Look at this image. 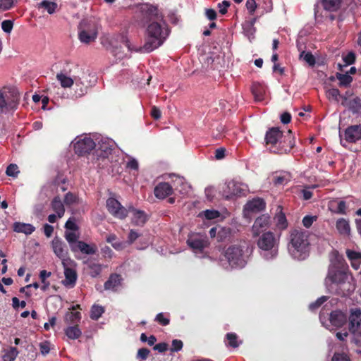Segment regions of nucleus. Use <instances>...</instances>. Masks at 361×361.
Returning a JSON list of instances; mask_svg holds the SVG:
<instances>
[{
	"label": "nucleus",
	"instance_id": "1",
	"mask_svg": "<svg viewBox=\"0 0 361 361\" xmlns=\"http://www.w3.org/2000/svg\"><path fill=\"white\" fill-rule=\"evenodd\" d=\"M351 281H353V277L343 267V263L340 259H338L335 262L331 263L328 274L324 281L325 286L329 291H335L340 293L338 288L342 287L350 290L351 288H353Z\"/></svg>",
	"mask_w": 361,
	"mask_h": 361
},
{
	"label": "nucleus",
	"instance_id": "2",
	"mask_svg": "<svg viewBox=\"0 0 361 361\" xmlns=\"http://www.w3.org/2000/svg\"><path fill=\"white\" fill-rule=\"evenodd\" d=\"M250 254L247 246L233 245L225 250L219 264L226 270L243 269L248 262Z\"/></svg>",
	"mask_w": 361,
	"mask_h": 361
},
{
	"label": "nucleus",
	"instance_id": "3",
	"mask_svg": "<svg viewBox=\"0 0 361 361\" xmlns=\"http://www.w3.org/2000/svg\"><path fill=\"white\" fill-rule=\"evenodd\" d=\"M290 255L295 259L304 260L310 253V242L307 232L294 230L290 235V242L288 245Z\"/></svg>",
	"mask_w": 361,
	"mask_h": 361
},
{
	"label": "nucleus",
	"instance_id": "4",
	"mask_svg": "<svg viewBox=\"0 0 361 361\" xmlns=\"http://www.w3.org/2000/svg\"><path fill=\"white\" fill-rule=\"evenodd\" d=\"M288 137L289 140L287 143L282 132L278 128H272L267 132L265 140L271 152L282 154L289 152L294 145L290 140V135H289Z\"/></svg>",
	"mask_w": 361,
	"mask_h": 361
},
{
	"label": "nucleus",
	"instance_id": "5",
	"mask_svg": "<svg viewBox=\"0 0 361 361\" xmlns=\"http://www.w3.org/2000/svg\"><path fill=\"white\" fill-rule=\"evenodd\" d=\"M257 245L260 250V255L266 260L276 257L279 251V239L271 231H266L259 235Z\"/></svg>",
	"mask_w": 361,
	"mask_h": 361
},
{
	"label": "nucleus",
	"instance_id": "6",
	"mask_svg": "<svg viewBox=\"0 0 361 361\" xmlns=\"http://www.w3.org/2000/svg\"><path fill=\"white\" fill-rule=\"evenodd\" d=\"M190 185L185 181L183 178L176 177L172 184L166 182L159 183L154 190L157 198L164 200L171 195L173 190H178L180 194L185 195L188 192Z\"/></svg>",
	"mask_w": 361,
	"mask_h": 361
},
{
	"label": "nucleus",
	"instance_id": "7",
	"mask_svg": "<svg viewBox=\"0 0 361 361\" xmlns=\"http://www.w3.org/2000/svg\"><path fill=\"white\" fill-rule=\"evenodd\" d=\"M20 100V93L14 86L0 87V112L8 113L17 109Z\"/></svg>",
	"mask_w": 361,
	"mask_h": 361
},
{
	"label": "nucleus",
	"instance_id": "8",
	"mask_svg": "<svg viewBox=\"0 0 361 361\" xmlns=\"http://www.w3.org/2000/svg\"><path fill=\"white\" fill-rule=\"evenodd\" d=\"M169 34V31L165 23H151L147 29V39L151 45H161Z\"/></svg>",
	"mask_w": 361,
	"mask_h": 361
},
{
	"label": "nucleus",
	"instance_id": "9",
	"mask_svg": "<svg viewBox=\"0 0 361 361\" xmlns=\"http://www.w3.org/2000/svg\"><path fill=\"white\" fill-rule=\"evenodd\" d=\"M187 244L192 249L196 257L204 258L207 256L205 249L209 246V240L205 235L192 233L188 236Z\"/></svg>",
	"mask_w": 361,
	"mask_h": 361
},
{
	"label": "nucleus",
	"instance_id": "10",
	"mask_svg": "<svg viewBox=\"0 0 361 361\" xmlns=\"http://www.w3.org/2000/svg\"><path fill=\"white\" fill-rule=\"evenodd\" d=\"M248 192L247 184L235 179L227 181L222 188V195L226 199L245 196Z\"/></svg>",
	"mask_w": 361,
	"mask_h": 361
},
{
	"label": "nucleus",
	"instance_id": "11",
	"mask_svg": "<svg viewBox=\"0 0 361 361\" xmlns=\"http://www.w3.org/2000/svg\"><path fill=\"white\" fill-rule=\"evenodd\" d=\"M72 145L75 154L78 155L87 154L96 147L93 138L87 134L77 136L72 142Z\"/></svg>",
	"mask_w": 361,
	"mask_h": 361
},
{
	"label": "nucleus",
	"instance_id": "12",
	"mask_svg": "<svg viewBox=\"0 0 361 361\" xmlns=\"http://www.w3.org/2000/svg\"><path fill=\"white\" fill-rule=\"evenodd\" d=\"M97 145H96L95 153L93 155V159L98 166L101 165V158H106L111 154L114 146V142L108 137L98 138Z\"/></svg>",
	"mask_w": 361,
	"mask_h": 361
},
{
	"label": "nucleus",
	"instance_id": "13",
	"mask_svg": "<svg viewBox=\"0 0 361 361\" xmlns=\"http://www.w3.org/2000/svg\"><path fill=\"white\" fill-rule=\"evenodd\" d=\"M106 208L109 212L116 218L123 219L128 216V209L123 207L119 201L113 197L107 199Z\"/></svg>",
	"mask_w": 361,
	"mask_h": 361
},
{
	"label": "nucleus",
	"instance_id": "14",
	"mask_svg": "<svg viewBox=\"0 0 361 361\" xmlns=\"http://www.w3.org/2000/svg\"><path fill=\"white\" fill-rule=\"evenodd\" d=\"M56 79L63 88L71 87L74 84L78 87L80 83V78L78 76L72 75L71 71L67 70H63L58 73L56 74Z\"/></svg>",
	"mask_w": 361,
	"mask_h": 361
},
{
	"label": "nucleus",
	"instance_id": "15",
	"mask_svg": "<svg viewBox=\"0 0 361 361\" xmlns=\"http://www.w3.org/2000/svg\"><path fill=\"white\" fill-rule=\"evenodd\" d=\"M270 226V216L267 214H262L255 221L252 227V233L254 237L259 236L260 234L265 233V231Z\"/></svg>",
	"mask_w": 361,
	"mask_h": 361
},
{
	"label": "nucleus",
	"instance_id": "16",
	"mask_svg": "<svg viewBox=\"0 0 361 361\" xmlns=\"http://www.w3.org/2000/svg\"><path fill=\"white\" fill-rule=\"evenodd\" d=\"M73 263V262L70 259H68V262H62L64 268L65 276V279L63 281V284L66 287L68 288H73L75 286L78 278L75 269L73 267L69 266Z\"/></svg>",
	"mask_w": 361,
	"mask_h": 361
},
{
	"label": "nucleus",
	"instance_id": "17",
	"mask_svg": "<svg viewBox=\"0 0 361 361\" xmlns=\"http://www.w3.org/2000/svg\"><path fill=\"white\" fill-rule=\"evenodd\" d=\"M51 247L54 254L63 262H68L66 259L68 249L66 244L59 238H54L51 241Z\"/></svg>",
	"mask_w": 361,
	"mask_h": 361
},
{
	"label": "nucleus",
	"instance_id": "18",
	"mask_svg": "<svg viewBox=\"0 0 361 361\" xmlns=\"http://www.w3.org/2000/svg\"><path fill=\"white\" fill-rule=\"evenodd\" d=\"M344 139L347 142L355 143L361 139V125L348 127L344 132Z\"/></svg>",
	"mask_w": 361,
	"mask_h": 361
},
{
	"label": "nucleus",
	"instance_id": "19",
	"mask_svg": "<svg viewBox=\"0 0 361 361\" xmlns=\"http://www.w3.org/2000/svg\"><path fill=\"white\" fill-rule=\"evenodd\" d=\"M73 252L80 251L85 255H94L97 251V247L95 244H88L83 241H78L75 245H71Z\"/></svg>",
	"mask_w": 361,
	"mask_h": 361
},
{
	"label": "nucleus",
	"instance_id": "20",
	"mask_svg": "<svg viewBox=\"0 0 361 361\" xmlns=\"http://www.w3.org/2000/svg\"><path fill=\"white\" fill-rule=\"evenodd\" d=\"M341 104L346 106L353 114H361V97H355L348 100L345 96L343 97Z\"/></svg>",
	"mask_w": 361,
	"mask_h": 361
},
{
	"label": "nucleus",
	"instance_id": "21",
	"mask_svg": "<svg viewBox=\"0 0 361 361\" xmlns=\"http://www.w3.org/2000/svg\"><path fill=\"white\" fill-rule=\"evenodd\" d=\"M361 326V310L358 308L352 309L349 317V330L354 332Z\"/></svg>",
	"mask_w": 361,
	"mask_h": 361
},
{
	"label": "nucleus",
	"instance_id": "22",
	"mask_svg": "<svg viewBox=\"0 0 361 361\" xmlns=\"http://www.w3.org/2000/svg\"><path fill=\"white\" fill-rule=\"evenodd\" d=\"M128 213L132 214V222L135 226H143L147 219V215L143 211L135 209L131 207L128 209Z\"/></svg>",
	"mask_w": 361,
	"mask_h": 361
},
{
	"label": "nucleus",
	"instance_id": "23",
	"mask_svg": "<svg viewBox=\"0 0 361 361\" xmlns=\"http://www.w3.org/2000/svg\"><path fill=\"white\" fill-rule=\"evenodd\" d=\"M329 321L332 326L339 328L345 324L347 316L340 310L333 311L330 314Z\"/></svg>",
	"mask_w": 361,
	"mask_h": 361
},
{
	"label": "nucleus",
	"instance_id": "24",
	"mask_svg": "<svg viewBox=\"0 0 361 361\" xmlns=\"http://www.w3.org/2000/svg\"><path fill=\"white\" fill-rule=\"evenodd\" d=\"M121 276L118 274H111L109 279L104 283V288L116 291L121 286Z\"/></svg>",
	"mask_w": 361,
	"mask_h": 361
},
{
	"label": "nucleus",
	"instance_id": "25",
	"mask_svg": "<svg viewBox=\"0 0 361 361\" xmlns=\"http://www.w3.org/2000/svg\"><path fill=\"white\" fill-rule=\"evenodd\" d=\"M13 228L15 232L25 235H30L35 231V227L33 225L22 222H15Z\"/></svg>",
	"mask_w": 361,
	"mask_h": 361
},
{
	"label": "nucleus",
	"instance_id": "26",
	"mask_svg": "<svg viewBox=\"0 0 361 361\" xmlns=\"http://www.w3.org/2000/svg\"><path fill=\"white\" fill-rule=\"evenodd\" d=\"M79 29L85 30L87 32H94L97 36V23L94 19L85 18L80 21L79 24Z\"/></svg>",
	"mask_w": 361,
	"mask_h": 361
},
{
	"label": "nucleus",
	"instance_id": "27",
	"mask_svg": "<svg viewBox=\"0 0 361 361\" xmlns=\"http://www.w3.org/2000/svg\"><path fill=\"white\" fill-rule=\"evenodd\" d=\"M80 307V305H73L71 307V310L72 311H70V312H66V314H65V321L66 322L68 323V324H77L78 322H79L81 319V314L80 312H75V310L77 309V308H79Z\"/></svg>",
	"mask_w": 361,
	"mask_h": 361
},
{
	"label": "nucleus",
	"instance_id": "28",
	"mask_svg": "<svg viewBox=\"0 0 361 361\" xmlns=\"http://www.w3.org/2000/svg\"><path fill=\"white\" fill-rule=\"evenodd\" d=\"M265 207V202L261 198H255L249 201L245 206V209L251 212H259Z\"/></svg>",
	"mask_w": 361,
	"mask_h": 361
},
{
	"label": "nucleus",
	"instance_id": "29",
	"mask_svg": "<svg viewBox=\"0 0 361 361\" xmlns=\"http://www.w3.org/2000/svg\"><path fill=\"white\" fill-rule=\"evenodd\" d=\"M252 92L257 102L263 101L265 97L266 87L259 82L254 83L252 87Z\"/></svg>",
	"mask_w": 361,
	"mask_h": 361
},
{
	"label": "nucleus",
	"instance_id": "30",
	"mask_svg": "<svg viewBox=\"0 0 361 361\" xmlns=\"http://www.w3.org/2000/svg\"><path fill=\"white\" fill-rule=\"evenodd\" d=\"M272 176L275 185H285L291 179L290 173L287 171L276 172Z\"/></svg>",
	"mask_w": 361,
	"mask_h": 361
},
{
	"label": "nucleus",
	"instance_id": "31",
	"mask_svg": "<svg viewBox=\"0 0 361 361\" xmlns=\"http://www.w3.org/2000/svg\"><path fill=\"white\" fill-rule=\"evenodd\" d=\"M336 228L342 235H348L350 233L349 221L344 218H340L336 221Z\"/></svg>",
	"mask_w": 361,
	"mask_h": 361
},
{
	"label": "nucleus",
	"instance_id": "32",
	"mask_svg": "<svg viewBox=\"0 0 361 361\" xmlns=\"http://www.w3.org/2000/svg\"><path fill=\"white\" fill-rule=\"evenodd\" d=\"M52 209L58 214L59 219L61 218L65 213L64 204L59 197H55L51 202Z\"/></svg>",
	"mask_w": 361,
	"mask_h": 361
},
{
	"label": "nucleus",
	"instance_id": "33",
	"mask_svg": "<svg viewBox=\"0 0 361 361\" xmlns=\"http://www.w3.org/2000/svg\"><path fill=\"white\" fill-rule=\"evenodd\" d=\"M198 216L203 220L212 221L220 218L221 214L216 209H206L200 212Z\"/></svg>",
	"mask_w": 361,
	"mask_h": 361
},
{
	"label": "nucleus",
	"instance_id": "34",
	"mask_svg": "<svg viewBox=\"0 0 361 361\" xmlns=\"http://www.w3.org/2000/svg\"><path fill=\"white\" fill-rule=\"evenodd\" d=\"M279 209H280L279 212L274 216L276 226L280 230H284L288 227V221L284 213L281 211V208L279 207Z\"/></svg>",
	"mask_w": 361,
	"mask_h": 361
},
{
	"label": "nucleus",
	"instance_id": "35",
	"mask_svg": "<svg viewBox=\"0 0 361 361\" xmlns=\"http://www.w3.org/2000/svg\"><path fill=\"white\" fill-rule=\"evenodd\" d=\"M64 331L66 336L71 340L78 339L82 335V331L77 325L68 326Z\"/></svg>",
	"mask_w": 361,
	"mask_h": 361
},
{
	"label": "nucleus",
	"instance_id": "36",
	"mask_svg": "<svg viewBox=\"0 0 361 361\" xmlns=\"http://www.w3.org/2000/svg\"><path fill=\"white\" fill-rule=\"evenodd\" d=\"M2 359L4 361H14L19 354L18 350L15 347H10L3 350Z\"/></svg>",
	"mask_w": 361,
	"mask_h": 361
},
{
	"label": "nucleus",
	"instance_id": "37",
	"mask_svg": "<svg viewBox=\"0 0 361 361\" xmlns=\"http://www.w3.org/2000/svg\"><path fill=\"white\" fill-rule=\"evenodd\" d=\"M79 39L82 43H91L97 37L94 32H87L85 30L79 29Z\"/></svg>",
	"mask_w": 361,
	"mask_h": 361
},
{
	"label": "nucleus",
	"instance_id": "38",
	"mask_svg": "<svg viewBox=\"0 0 361 361\" xmlns=\"http://www.w3.org/2000/svg\"><path fill=\"white\" fill-rule=\"evenodd\" d=\"M336 76L339 81L340 87H347L350 86L353 82V78L348 73H345V74L337 73Z\"/></svg>",
	"mask_w": 361,
	"mask_h": 361
},
{
	"label": "nucleus",
	"instance_id": "39",
	"mask_svg": "<svg viewBox=\"0 0 361 361\" xmlns=\"http://www.w3.org/2000/svg\"><path fill=\"white\" fill-rule=\"evenodd\" d=\"M341 0H323L322 5L327 11H336L338 9Z\"/></svg>",
	"mask_w": 361,
	"mask_h": 361
},
{
	"label": "nucleus",
	"instance_id": "40",
	"mask_svg": "<svg viewBox=\"0 0 361 361\" xmlns=\"http://www.w3.org/2000/svg\"><path fill=\"white\" fill-rule=\"evenodd\" d=\"M64 203L67 206H71L81 204L82 200L81 199L79 198V197L77 195L69 192L66 193L64 197Z\"/></svg>",
	"mask_w": 361,
	"mask_h": 361
},
{
	"label": "nucleus",
	"instance_id": "41",
	"mask_svg": "<svg viewBox=\"0 0 361 361\" xmlns=\"http://www.w3.org/2000/svg\"><path fill=\"white\" fill-rule=\"evenodd\" d=\"M51 275V273L50 271H47V270H42L39 272V279L42 283L40 288L42 291H46L49 288L50 283L47 281V279L50 277Z\"/></svg>",
	"mask_w": 361,
	"mask_h": 361
},
{
	"label": "nucleus",
	"instance_id": "42",
	"mask_svg": "<svg viewBox=\"0 0 361 361\" xmlns=\"http://www.w3.org/2000/svg\"><path fill=\"white\" fill-rule=\"evenodd\" d=\"M104 312V307L98 305H94L90 311V317L92 319L97 320Z\"/></svg>",
	"mask_w": 361,
	"mask_h": 361
},
{
	"label": "nucleus",
	"instance_id": "43",
	"mask_svg": "<svg viewBox=\"0 0 361 361\" xmlns=\"http://www.w3.org/2000/svg\"><path fill=\"white\" fill-rule=\"evenodd\" d=\"M103 266L99 263H90L88 264L89 274L92 277L98 276L102 270Z\"/></svg>",
	"mask_w": 361,
	"mask_h": 361
},
{
	"label": "nucleus",
	"instance_id": "44",
	"mask_svg": "<svg viewBox=\"0 0 361 361\" xmlns=\"http://www.w3.org/2000/svg\"><path fill=\"white\" fill-rule=\"evenodd\" d=\"M226 338L227 340L226 345L233 348H237L241 343V341H238V336L235 333H228Z\"/></svg>",
	"mask_w": 361,
	"mask_h": 361
},
{
	"label": "nucleus",
	"instance_id": "45",
	"mask_svg": "<svg viewBox=\"0 0 361 361\" xmlns=\"http://www.w3.org/2000/svg\"><path fill=\"white\" fill-rule=\"evenodd\" d=\"M38 7H42L45 8L49 14H53L57 8V4L44 0L39 4Z\"/></svg>",
	"mask_w": 361,
	"mask_h": 361
},
{
	"label": "nucleus",
	"instance_id": "46",
	"mask_svg": "<svg viewBox=\"0 0 361 361\" xmlns=\"http://www.w3.org/2000/svg\"><path fill=\"white\" fill-rule=\"evenodd\" d=\"M65 238L71 248V245H75V243L78 241V235L76 233V231H66Z\"/></svg>",
	"mask_w": 361,
	"mask_h": 361
},
{
	"label": "nucleus",
	"instance_id": "47",
	"mask_svg": "<svg viewBox=\"0 0 361 361\" xmlns=\"http://www.w3.org/2000/svg\"><path fill=\"white\" fill-rule=\"evenodd\" d=\"M343 61L344 63L343 65H338L341 71H342L343 67H346L354 63L355 61V54L353 52H349L346 55L343 56Z\"/></svg>",
	"mask_w": 361,
	"mask_h": 361
},
{
	"label": "nucleus",
	"instance_id": "48",
	"mask_svg": "<svg viewBox=\"0 0 361 361\" xmlns=\"http://www.w3.org/2000/svg\"><path fill=\"white\" fill-rule=\"evenodd\" d=\"M300 57L303 59V60L310 66H314L316 63L314 56L310 52L302 51L300 54Z\"/></svg>",
	"mask_w": 361,
	"mask_h": 361
},
{
	"label": "nucleus",
	"instance_id": "49",
	"mask_svg": "<svg viewBox=\"0 0 361 361\" xmlns=\"http://www.w3.org/2000/svg\"><path fill=\"white\" fill-rule=\"evenodd\" d=\"M128 160L126 163V166L128 169L137 171L139 169V164L137 160L131 157L128 156Z\"/></svg>",
	"mask_w": 361,
	"mask_h": 361
},
{
	"label": "nucleus",
	"instance_id": "50",
	"mask_svg": "<svg viewBox=\"0 0 361 361\" xmlns=\"http://www.w3.org/2000/svg\"><path fill=\"white\" fill-rule=\"evenodd\" d=\"M326 97L329 100L339 101L340 92L338 89L332 88L326 91Z\"/></svg>",
	"mask_w": 361,
	"mask_h": 361
},
{
	"label": "nucleus",
	"instance_id": "51",
	"mask_svg": "<svg viewBox=\"0 0 361 361\" xmlns=\"http://www.w3.org/2000/svg\"><path fill=\"white\" fill-rule=\"evenodd\" d=\"M317 188V185H311L305 187V188L302 190L303 199L305 200H308L311 199V197H312V190Z\"/></svg>",
	"mask_w": 361,
	"mask_h": 361
},
{
	"label": "nucleus",
	"instance_id": "52",
	"mask_svg": "<svg viewBox=\"0 0 361 361\" xmlns=\"http://www.w3.org/2000/svg\"><path fill=\"white\" fill-rule=\"evenodd\" d=\"M17 0H0V11H8L16 3Z\"/></svg>",
	"mask_w": 361,
	"mask_h": 361
},
{
	"label": "nucleus",
	"instance_id": "53",
	"mask_svg": "<svg viewBox=\"0 0 361 361\" xmlns=\"http://www.w3.org/2000/svg\"><path fill=\"white\" fill-rule=\"evenodd\" d=\"M87 91V87L83 84L80 80V85L76 87L75 85V95L76 97H80L85 94Z\"/></svg>",
	"mask_w": 361,
	"mask_h": 361
},
{
	"label": "nucleus",
	"instance_id": "54",
	"mask_svg": "<svg viewBox=\"0 0 361 361\" xmlns=\"http://www.w3.org/2000/svg\"><path fill=\"white\" fill-rule=\"evenodd\" d=\"M6 173L8 176L16 177L19 173L18 166L15 164H11L7 167Z\"/></svg>",
	"mask_w": 361,
	"mask_h": 361
},
{
	"label": "nucleus",
	"instance_id": "55",
	"mask_svg": "<svg viewBox=\"0 0 361 361\" xmlns=\"http://www.w3.org/2000/svg\"><path fill=\"white\" fill-rule=\"evenodd\" d=\"M328 299L326 296H322L319 298L315 302H312L309 305V309L312 311L315 310L319 306H321L324 302H326Z\"/></svg>",
	"mask_w": 361,
	"mask_h": 361
},
{
	"label": "nucleus",
	"instance_id": "56",
	"mask_svg": "<svg viewBox=\"0 0 361 361\" xmlns=\"http://www.w3.org/2000/svg\"><path fill=\"white\" fill-rule=\"evenodd\" d=\"M331 361H351L349 356L344 353H336L331 358Z\"/></svg>",
	"mask_w": 361,
	"mask_h": 361
},
{
	"label": "nucleus",
	"instance_id": "57",
	"mask_svg": "<svg viewBox=\"0 0 361 361\" xmlns=\"http://www.w3.org/2000/svg\"><path fill=\"white\" fill-rule=\"evenodd\" d=\"M39 349L43 355H47L50 352L51 343L48 341L40 343Z\"/></svg>",
	"mask_w": 361,
	"mask_h": 361
},
{
	"label": "nucleus",
	"instance_id": "58",
	"mask_svg": "<svg viewBox=\"0 0 361 361\" xmlns=\"http://www.w3.org/2000/svg\"><path fill=\"white\" fill-rule=\"evenodd\" d=\"M353 334L352 341L357 345H361V330L357 329L354 332H351Z\"/></svg>",
	"mask_w": 361,
	"mask_h": 361
},
{
	"label": "nucleus",
	"instance_id": "59",
	"mask_svg": "<svg viewBox=\"0 0 361 361\" xmlns=\"http://www.w3.org/2000/svg\"><path fill=\"white\" fill-rule=\"evenodd\" d=\"M155 321H157V322H159L160 324L163 325V326H166L169 324V319L168 317H166L164 314V313L161 312V313H159L156 317H155Z\"/></svg>",
	"mask_w": 361,
	"mask_h": 361
},
{
	"label": "nucleus",
	"instance_id": "60",
	"mask_svg": "<svg viewBox=\"0 0 361 361\" xmlns=\"http://www.w3.org/2000/svg\"><path fill=\"white\" fill-rule=\"evenodd\" d=\"M316 219V216H305L302 219V224L305 227L310 228Z\"/></svg>",
	"mask_w": 361,
	"mask_h": 361
},
{
	"label": "nucleus",
	"instance_id": "61",
	"mask_svg": "<svg viewBox=\"0 0 361 361\" xmlns=\"http://www.w3.org/2000/svg\"><path fill=\"white\" fill-rule=\"evenodd\" d=\"M183 345V342L180 340L174 339L172 341V347L171 348V351L178 352L182 349Z\"/></svg>",
	"mask_w": 361,
	"mask_h": 361
},
{
	"label": "nucleus",
	"instance_id": "62",
	"mask_svg": "<svg viewBox=\"0 0 361 361\" xmlns=\"http://www.w3.org/2000/svg\"><path fill=\"white\" fill-rule=\"evenodd\" d=\"M218 232H222V233H225V228L224 227H221V226H216V227H213L210 230H209V235L212 238H216V235L218 234Z\"/></svg>",
	"mask_w": 361,
	"mask_h": 361
},
{
	"label": "nucleus",
	"instance_id": "63",
	"mask_svg": "<svg viewBox=\"0 0 361 361\" xmlns=\"http://www.w3.org/2000/svg\"><path fill=\"white\" fill-rule=\"evenodd\" d=\"M257 3L255 0H247L246 8L250 14H253L257 8Z\"/></svg>",
	"mask_w": 361,
	"mask_h": 361
},
{
	"label": "nucleus",
	"instance_id": "64",
	"mask_svg": "<svg viewBox=\"0 0 361 361\" xmlns=\"http://www.w3.org/2000/svg\"><path fill=\"white\" fill-rule=\"evenodd\" d=\"M348 257L351 260H360L361 253L353 250H347Z\"/></svg>",
	"mask_w": 361,
	"mask_h": 361
}]
</instances>
